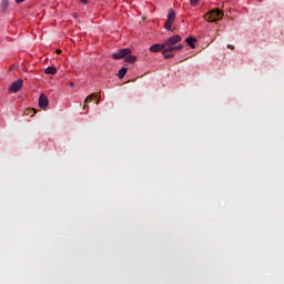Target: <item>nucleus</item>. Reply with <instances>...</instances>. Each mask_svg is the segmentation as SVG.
Segmentation results:
<instances>
[{"label": "nucleus", "mask_w": 284, "mask_h": 284, "mask_svg": "<svg viewBox=\"0 0 284 284\" xmlns=\"http://www.w3.org/2000/svg\"><path fill=\"white\" fill-rule=\"evenodd\" d=\"M48 105H50V101L48 100V95L47 94H40L39 97V108H41L42 110H45V108H48Z\"/></svg>", "instance_id": "nucleus-7"}, {"label": "nucleus", "mask_w": 284, "mask_h": 284, "mask_svg": "<svg viewBox=\"0 0 284 284\" xmlns=\"http://www.w3.org/2000/svg\"><path fill=\"white\" fill-rule=\"evenodd\" d=\"M183 48H184L183 44L175 45V47L171 48V52H174V50H176V51L183 50Z\"/></svg>", "instance_id": "nucleus-13"}, {"label": "nucleus", "mask_w": 284, "mask_h": 284, "mask_svg": "<svg viewBox=\"0 0 284 284\" xmlns=\"http://www.w3.org/2000/svg\"><path fill=\"white\" fill-rule=\"evenodd\" d=\"M23 88V79H18L17 81L12 82L9 87V92H12L13 94H17L19 90Z\"/></svg>", "instance_id": "nucleus-5"}, {"label": "nucleus", "mask_w": 284, "mask_h": 284, "mask_svg": "<svg viewBox=\"0 0 284 284\" xmlns=\"http://www.w3.org/2000/svg\"><path fill=\"white\" fill-rule=\"evenodd\" d=\"M57 54H61V49H58V50H57Z\"/></svg>", "instance_id": "nucleus-19"}, {"label": "nucleus", "mask_w": 284, "mask_h": 284, "mask_svg": "<svg viewBox=\"0 0 284 284\" xmlns=\"http://www.w3.org/2000/svg\"><path fill=\"white\" fill-rule=\"evenodd\" d=\"M227 48H229L230 50H234V45H232V44H227Z\"/></svg>", "instance_id": "nucleus-17"}, {"label": "nucleus", "mask_w": 284, "mask_h": 284, "mask_svg": "<svg viewBox=\"0 0 284 284\" xmlns=\"http://www.w3.org/2000/svg\"><path fill=\"white\" fill-rule=\"evenodd\" d=\"M44 73H45V74H57V68H54V67H48V68L44 70Z\"/></svg>", "instance_id": "nucleus-10"}, {"label": "nucleus", "mask_w": 284, "mask_h": 284, "mask_svg": "<svg viewBox=\"0 0 284 284\" xmlns=\"http://www.w3.org/2000/svg\"><path fill=\"white\" fill-rule=\"evenodd\" d=\"M112 59L119 61L120 59H125L126 63H135L136 55H132L130 49H119L116 52L112 53Z\"/></svg>", "instance_id": "nucleus-1"}, {"label": "nucleus", "mask_w": 284, "mask_h": 284, "mask_svg": "<svg viewBox=\"0 0 284 284\" xmlns=\"http://www.w3.org/2000/svg\"><path fill=\"white\" fill-rule=\"evenodd\" d=\"M151 52H162V54H166L168 51H165V44L155 43L150 47Z\"/></svg>", "instance_id": "nucleus-6"}, {"label": "nucleus", "mask_w": 284, "mask_h": 284, "mask_svg": "<svg viewBox=\"0 0 284 284\" xmlns=\"http://www.w3.org/2000/svg\"><path fill=\"white\" fill-rule=\"evenodd\" d=\"M125 74H128V68H122L118 72L119 79H123V77H125Z\"/></svg>", "instance_id": "nucleus-11"}, {"label": "nucleus", "mask_w": 284, "mask_h": 284, "mask_svg": "<svg viewBox=\"0 0 284 284\" xmlns=\"http://www.w3.org/2000/svg\"><path fill=\"white\" fill-rule=\"evenodd\" d=\"M200 0H190L191 6H197Z\"/></svg>", "instance_id": "nucleus-15"}, {"label": "nucleus", "mask_w": 284, "mask_h": 284, "mask_svg": "<svg viewBox=\"0 0 284 284\" xmlns=\"http://www.w3.org/2000/svg\"><path fill=\"white\" fill-rule=\"evenodd\" d=\"M92 99H97V95L94 93L85 98L84 106H83L84 109H85V105H88V103H92Z\"/></svg>", "instance_id": "nucleus-9"}, {"label": "nucleus", "mask_w": 284, "mask_h": 284, "mask_svg": "<svg viewBox=\"0 0 284 284\" xmlns=\"http://www.w3.org/2000/svg\"><path fill=\"white\" fill-rule=\"evenodd\" d=\"M176 19V12L174 9H170L166 18V22L164 23L165 30H172V23H174V20Z\"/></svg>", "instance_id": "nucleus-4"}, {"label": "nucleus", "mask_w": 284, "mask_h": 284, "mask_svg": "<svg viewBox=\"0 0 284 284\" xmlns=\"http://www.w3.org/2000/svg\"><path fill=\"white\" fill-rule=\"evenodd\" d=\"M186 43L187 45H190V48H192V50H194V48H196V45L194 43H196V39L194 38H186Z\"/></svg>", "instance_id": "nucleus-8"}, {"label": "nucleus", "mask_w": 284, "mask_h": 284, "mask_svg": "<svg viewBox=\"0 0 284 284\" xmlns=\"http://www.w3.org/2000/svg\"><path fill=\"white\" fill-rule=\"evenodd\" d=\"M164 59H174L173 53H164Z\"/></svg>", "instance_id": "nucleus-14"}, {"label": "nucleus", "mask_w": 284, "mask_h": 284, "mask_svg": "<svg viewBox=\"0 0 284 284\" xmlns=\"http://www.w3.org/2000/svg\"><path fill=\"white\" fill-rule=\"evenodd\" d=\"M204 19L205 21L212 22L221 21V19H223V11L220 9L211 10L209 13L204 14Z\"/></svg>", "instance_id": "nucleus-2"}, {"label": "nucleus", "mask_w": 284, "mask_h": 284, "mask_svg": "<svg viewBox=\"0 0 284 284\" xmlns=\"http://www.w3.org/2000/svg\"><path fill=\"white\" fill-rule=\"evenodd\" d=\"M97 105H99V101L97 102Z\"/></svg>", "instance_id": "nucleus-20"}, {"label": "nucleus", "mask_w": 284, "mask_h": 284, "mask_svg": "<svg viewBox=\"0 0 284 284\" xmlns=\"http://www.w3.org/2000/svg\"><path fill=\"white\" fill-rule=\"evenodd\" d=\"M80 3L88 4V3H90V0H80Z\"/></svg>", "instance_id": "nucleus-16"}, {"label": "nucleus", "mask_w": 284, "mask_h": 284, "mask_svg": "<svg viewBox=\"0 0 284 284\" xmlns=\"http://www.w3.org/2000/svg\"><path fill=\"white\" fill-rule=\"evenodd\" d=\"M181 41H183V38H181V36H173L171 38H169L165 43H164V52H172L171 48H174L176 45V43H181Z\"/></svg>", "instance_id": "nucleus-3"}, {"label": "nucleus", "mask_w": 284, "mask_h": 284, "mask_svg": "<svg viewBox=\"0 0 284 284\" xmlns=\"http://www.w3.org/2000/svg\"><path fill=\"white\" fill-rule=\"evenodd\" d=\"M26 0H16V3H23Z\"/></svg>", "instance_id": "nucleus-18"}, {"label": "nucleus", "mask_w": 284, "mask_h": 284, "mask_svg": "<svg viewBox=\"0 0 284 284\" xmlns=\"http://www.w3.org/2000/svg\"><path fill=\"white\" fill-rule=\"evenodd\" d=\"M8 6H9L8 0H2V1H1V9H2V10H8Z\"/></svg>", "instance_id": "nucleus-12"}]
</instances>
